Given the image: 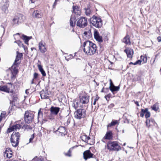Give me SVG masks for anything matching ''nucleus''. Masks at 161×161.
<instances>
[{
    "instance_id": "1",
    "label": "nucleus",
    "mask_w": 161,
    "mask_h": 161,
    "mask_svg": "<svg viewBox=\"0 0 161 161\" xmlns=\"http://www.w3.org/2000/svg\"><path fill=\"white\" fill-rule=\"evenodd\" d=\"M83 47V51L88 56L93 55L97 51L96 45L90 41L84 42Z\"/></svg>"
},
{
    "instance_id": "2",
    "label": "nucleus",
    "mask_w": 161,
    "mask_h": 161,
    "mask_svg": "<svg viewBox=\"0 0 161 161\" xmlns=\"http://www.w3.org/2000/svg\"><path fill=\"white\" fill-rule=\"evenodd\" d=\"M17 53V55L16 56V59L10 70V74L7 75L8 76L12 79L15 78V75L18 73V71L17 67L20 63V61L19 60L22 58L23 56L22 53H19L18 52Z\"/></svg>"
},
{
    "instance_id": "3",
    "label": "nucleus",
    "mask_w": 161,
    "mask_h": 161,
    "mask_svg": "<svg viewBox=\"0 0 161 161\" xmlns=\"http://www.w3.org/2000/svg\"><path fill=\"white\" fill-rule=\"evenodd\" d=\"M20 137V134L19 132H14L12 134L10 138L11 142L14 147H16L19 144V140Z\"/></svg>"
},
{
    "instance_id": "4",
    "label": "nucleus",
    "mask_w": 161,
    "mask_h": 161,
    "mask_svg": "<svg viewBox=\"0 0 161 161\" xmlns=\"http://www.w3.org/2000/svg\"><path fill=\"white\" fill-rule=\"evenodd\" d=\"M34 117V113L30 111H26L24 114V120L27 123H31L33 120Z\"/></svg>"
},
{
    "instance_id": "5",
    "label": "nucleus",
    "mask_w": 161,
    "mask_h": 161,
    "mask_svg": "<svg viewBox=\"0 0 161 161\" xmlns=\"http://www.w3.org/2000/svg\"><path fill=\"white\" fill-rule=\"evenodd\" d=\"M86 113L84 109H79L77 110L74 113V117L77 119H80L86 116Z\"/></svg>"
},
{
    "instance_id": "6",
    "label": "nucleus",
    "mask_w": 161,
    "mask_h": 161,
    "mask_svg": "<svg viewBox=\"0 0 161 161\" xmlns=\"http://www.w3.org/2000/svg\"><path fill=\"white\" fill-rule=\"evenodd\" d=\"M90 23L97 28H100L102 26L101 19L94 16L91 18Z\"/></svg>"
},
{
    "instance_id": "7",
    "label": "nucleus",
    "mask_w": 161,
    "mask_h": 161,
    "mask_svg": "<svg viewBox=\"0 0 161 161\" xmlns=\"http://www.w3.org/2000/svg\"><path fill=\"white\" fill-rule=\"evenodd\" d=\"M108 149L110 150L118 151L120 149V147L116 142H110L107 144Z\"/></svg>"
},
{
    "instance_id": "8",
    "label": "nucleus",
    "mask_w": 161,
    "mask_h": 161,
    "mask_svg": "<svg viewBox=\"0 0 161 161\" xmlns=\"http://www.w3.org/2000/svg\"><path fill=\"white\" fill-rule=\"evenodd\" d=\"M79 105L81 107L83 108L86 106L85 105L87 104L89 102V98L86 95L80 96Z\"/></svg>"
},
{
    "instance_id": "9",
    "label": "nucleus",
    "mask_w": 161,
    "mask_h": 161,
    "mask_svg": "<svg viewBox=\"0 0 161 161\" xmlns=\"http://www.w3.org/2000/svg\"><path fill=\"white\" fill-rule=\"evenodd\" d=\"M87 25V19L85 17H81L78 20L76 25L81 28H84Z\"/></svg>"
},
{
    "instance_id": "10",
    "label": "nucleus",
    "mask_w": 161,
    "mask_h": 161,
    "mask_svg": "<svg viewBox=\"0 0 161 161\" xmlns=\"http://www.w3.org/2000/svg\"><path fill=\"white\" fill-rule=\"evenodd\" d=\"M13 87V86L11 83H8L6 85L0 86V90L2 91L9 93L10 89Z\"/></svg>"
},
{
    "instance_id": "11",
    "label": "nucleus",
    "mask_w": 161,
    "mask_h": 161,
    "mask_svg": "<svg viewBox=\"0 0 161 161\" xmlns=\"http://www.w3.org/2000/svg\"><path fill=\"white\" fill-rule=\"evenodd\" d=\"M146 125L147 127L149 128L152 126H154L155 127H157V124L156 123L154 119H147L146 122Z\"/></svg>"
},
{
    "instance_id": "12",
    "label": "nucleus",
    "mask_w": 161,
    "mask_h": 161,
    "mask_svg": "<svg viewBox=\"0 0 161 161\" xmlns=\"http://www.w3.org/2000/svg\"><path fill=\"white\" fill-rule=\"evenodd\" d=\"M39 49L42 53H44L47 51V49L45 47L46 43L43 41H41L39 43Z\"/></svg>"
},
{
    "instance_id": "13",
    "label": "nucleus",
    "mask_w": 161,
    "mask_h": 161,
    "mask_svg": "<svg viewBox=\"0 0 161 161\" xmlns=\"http://www.w3.org/2000/svg\"><path fill=\"white\" fill-rule=\"evenodd\" d=\"M94 38L96 41L99 42H103V39L102 36L99 35V32L96 30H95L94 31Z\"/></svg>"
},
{
    "instance_id": "14",
    "label": "nucleus",
    "mask_w": 161,
    "mask_h": 161,
    "mask_svg": "<svg viewBox=\"0 0 161 161\" xmlns=\"http://www.w3.org/2000/svg\"><path fill=\"white\" fill-rule=\"evenodd\" d=\"M113 134L112 131L109 130L106 132L103 137V138L105 139L111 140L113 139Z\"/></svg>"
},
{
    "instance_id": "15",
    "label": "nucleus",
    "mask_w": 161,
    "mask_h": 161,
    "mask_svg": "<svg viewBox=\"0 0 161 161\" xmlns=\"http://www.w3.org/2000/svg\"><path fill=\"white\" fill-rule=\"evenodd\" d=\"M21 127V126L20 124H17L9 128L8 129V131L9 133L13 131L17 130H18Z\"/></svg>"
},
{
    "instance_id": "16",
    "label": "nucleus",
    "mask_w": 161,
    "mask_h": 161,
    "mask_svg": "<svg viewBox=\"0 0 161 161\" xmlns=\"http://www.w3.org/2000/svg\"><path fill=\"white\" fill-rule=\"evenodd\" d=\"M9 6L8 2H5L1 8L2 11L5 14H7L8 12V8Z\"/></svg>"
},
{
    "instance_id": "17",
    "label": "nucleus",
    "mask_w": 161,
    "mask_h": 161,
    "mask_svg": "<svg viewBox=\"0 0 161 161\" xmlns=\"http://www.w3.org/2000/svg\"><path fill=\"white\" fill-rule=\"evenodd\" d=\"M125 52L126 53L128 57L130 58H132L134 53L133 49L130 48H127L125 50Z\"/></svg>"
},
{
    "instance_id": "18",
    "label": "nucleus",
    "mask_w": 161,
    "mask_h": 161,
    "mask_svg": "<svg viewBox=\"0 0 161 161\" xmlns=\"http://www.w3.org/2000/svg\"><path fill=\"white\" fill-rule=\"evenodd\" d=\"M60 109V108L58 107L52 106L50 108V111L52 114L56 115L58 113Z\"/></svg>"
},
{
    "instance_id": "19",
    "label": "nucleus",
    "mask_w": 161,
    "mask_h": 161,
    "mask_svg": "<svg viewBox=\"0 0 161 161\" xmlns=\"http://www.w3.org/2000/svg\"><path fill=\"white\" fill-rule=\"evenodd\" d=\"M84 158L86 160L87 159L92 157L93 154L91 152H84L83 153Z\"/></svg>"
},
{
    "instance_id": "20",
    "label": "nucleus",
    "mask_w": 161,
    "mask_h": 161,
    "mask_svg": "<svg viewBox=\"0 0 161 161\" xmlns=\"http://www.w3.org/2000/svg\"><path fill=\"white\" fill-rule=\"evenodd\" d=\"M66 129L65 127L63 126H60L56 131L57 132H59L61 136L65 135L66 133Z\"/></svg>"
},
{
    "instance_id": "21",
    "label": "nucleus",
    "mask_w": 161,
    "mask_h": 161,
    "mask_svg": "<svg viewBox=\"0 0 161 161\" xmlns=\"http://www.w3.org/2000/svg\"><path fill=\"white\" fill-rule=\"evenodd\" d=\"M32 15L33 17L37 18H40L42 16L41 12L37 10L34 11Z\"/></svg>"
},
{
    "instance_id": "22",
    "label": "nucleus",
    "mask_w": 161,
    "mask_h": 161,
    "mask_svg": "<svg viewBox=\"0 0 161 161\" xmlns=\"http://www.w3.org/2000/svg\"><path fill=\"white\" fill-rule=\"evenodd\" d=\"M74 13L77 15H80L81 14L80 10L77 6H73V7Z\"/></svg>"
},
{
    "instance_id": "23",
    "label": "nucleus",
    "mask_w": 161,
    "mask_h": 161,
    "mask_svg": "<svg viewBox=\"0 0 161 161\" xmlns=\"http://www.w3.org/2000/svg\"><path fill=\"white\" fill-rule=\"evenodd\" d=\"M83 36H85L86 38L88 39L90 38L92 35L91 29L89 28L87 31H85L83 33Z\"/></svg>"
},
{
    "instance_id": "24",
    "label": "nucleus",
    "mask_w": 161,
    "mask_h": 161,
    "mask_svg": "<svg viewBox=\"0 0 161 161\" xmlns=\"http://www.w3.org/2000/svg\"><path fill=\"white\" fill-rule=\"evenodd\" d=\"M49 94L47 91H42L40 92V95L42 99L47 98L48 97Z\"/></svg>"
},
{
    "instance_id": "25",
    "label": "nucleus",
    "mask_w": 161,
    "mask_h": 161,
    "mask_svg": "<svg viewBox=\"0 0 161 161\" xmlns=\"http://www.w3.org/2000/svg\"><path fill=\"white\" fill-rule=\"evenodd\" d=\"M123 42L127 44L130 45L131 42L130 40V37L129 35H127L123 39Z\"/></svg>"
},
{
    "instance_id": "26",
    "label": "nucleus",
    "mask_w": 161,
    "mask_h": 161,
    "mask_svg": "<svg viewBox=\"0 0 161 161\" xmlns=\"http://www.w3.org/2000/svg\"><path fill=\"white\" fill-rule=\"evenodd\" d=\"M10 92L11 93V96L13 99V101L12 102L10 101V103H12V104H13L14 103V101L17 100L18 98L16 97L15 94V93H14L13 91H10Z\"/></svg>"
},
{
    "instance_id": "27",
    "label": "nucleus",
    "mask_w": 161,
    "mask_h": 161,
    "mask_svg": "<svg viewBox=\"0 0 161 161\" xmlns=\"http://www.w3.org/2000/svg\"><path fill=\"white\" fill-rule=\"evenodd\" d=\"M19 18L17 16L15 17L12 20V24L13 25H17L19 24Z\"/></svg>"
},
{
    "instance_id": "28",
    "label": "nucleus",
    "mask_w": 161,
    "mask_h": 161,
    "mask_svg": "<svg viewBox=\"0 0 161 161\" xmlns=\"http://www.w3.org/2000/svg\"><path fill=\"white\" fill-rule=\"evenodd\" d=\"M22 38L24 40L26 44H28V41L31 38V37H28L24 35H22Z\"/></svg>"
},
{
    "instance_id": "29",
    "label": "nucleus",
    "mask_w": 161,
    "mask_h": 161,
    "mask_svg": "<svg viewBox=\"0 0 161 161\" xmlns=\"http://www.w3.org/2000/svg\"><path fill=\"white\" fill-rule=\"evenodd\" d=\"M12 152H4L3 155L4 157H6L8 158H10L12 156Z\"/></svg>"
},
{
    "instance_id": "30",
    "label": "nucleus",
    "mask_w": 161,
    "mask_h": 161,
    "mask_svg": "<svg viewBox=\"0 0 161 161\" xmlns=\"http://www.w3.org/2000/svg\"><path fill=\"white\" fill-rule=\"evenodd\" d=\"M119 122L118 120H113L111 123L109 124L107 126V127H110L112 126L115 125L116 124H119Z\"/></svg>"
},
{
    "instance_id": "31",
    "label": "nucleus",
    "mask_w": 161,
    "mask_h": 161,
    "mask_svg": "<svg viewBox=\"0 0 161 161\" xmlns=\"http://www.w3.org/2000/svg\"><path fill=\"white\" fill-rule=\"evenodd\" d=\"M38 67L39 70L41 72L42 75L43 76H46V75L45 72V71H44L43 69L42 66L41 65H38Z\"/></svg>"
},
{
    "instance_id": "32",
    "label": "nucleus",
    "mask_w": 161,
    "mask_h": 161,
    "mask_svg": "<svg viewBox=\"0 0 161 161\" xmlns=\"http://www.w3.org/2000/svg\"><path fill=\"white\" fill-rule=\"evenodd\" d=\"M33 161H46L45 159L41 156L39 157L38 158L36 157L34 158Z\"/></svg>"
},
{
    "instance_id": "33",
    "label": "nucleus",
    "mask_w": 161,
    "mask_h": 161,
    "mask_svg": "<svg viewBox=\"0 0 161 161\" xmlns=\"http://www.w3.org/2000/svg\"><path fill=\"white\" fill-rule=\"evenodd\" d=\"M75 18L71 17L70 19V25L72 27H73L75 25Z\"/></svg>"
},
{
    "instance_id": "34",
    "label": "nucleus",
    "mask_w": 161,
    "mask_h": 161,
    "mask_svg": "<svg viewBox=\"0 0 161 161\" xmlns=\"http://www.w3.org/2000/svg\"><path fill=\"white\" fill-rule=\"evenodd\" d=\"M86 143L90 145H92L94 143V140L88 136V140Z\"/></svg>"
},
{
    "instance_id": "35",
    "label": "nucleus",
    "mask_w": 161,
    "mask_h": 161,
    "mask_svg": "<svg viewBox=\"0 0 161 161\" xmlns=\"http://www.w3.org/2000/svg\"><path fill=\"white\" fill-rule=\"evenodd\" d=\"M119 89V86H115L114 85H113V86H112V87H110V90L112 92L115 91H118Z\"/></svg>"
},
{
    "instance_id": "36",
    "label": "nucleus",
    "mask_w": 161,
    "mask_h": 161,
    "mask_svg": "<svg viewBox=\"0 0 161 161\" xmlns=\"http://www.w3.org/2000/svg\"><path fill=\"white\" fill-rule=\"evenodd\" d=\"M152 109L155 111H157L159 109V105L158 103L155 104L151 107Z\"/></svg>"
},
{
    "instance_id": "37",
    "label": "nucleus",
    "mask_w": 161,
    "mask_h": 161,
    "mask_svg": "<svg viewBox=\"0 0 161 161\" xmlns=\"http://www.w3.org/2000/svg\"><path fill=\"white\" fill-rule=\"evenodd\" d=\"M14 42L16 43L20 47H22L24 49H25V47L23 44L19 40L15 41Z\"/></svg>"
},
{
    "instance_id": "38",
    "label": "nucleus",
    "mask_w": 161,
    "mask_h": 161,
    "mask_svg": "<svg viewBox=\"0 0 161 161\" xmlns=\"http://www.w3.org/2000/svg\"><path fill=\"white\" fill-rule=\"evenodd\" d=\"M81 139L83 141L86 142L88 140V136L86 135H82L80 137Z\"/></svg>"
},
{
    "instance_id": "39",
    "label": "nucleus",
    "mask_w": 161,
    "mask_h": 161,
    "mask_svg": "<svg viewBox=\"0 0 161 161\" xmlns=\"http://www.w3.org/2000/svg\"><path fill=\"white\" fill-rule=\"evenodd\" d=\"M141 62H142L141 60H137L136 62H135L134 63L131 62L129 63V64L130 65L132 64L134 65H137V64L140 65V64H141Z\"/></svg>"
},
{
    "instance_id": "40",
    "label": "nucleus",
    "mask_w": 161,
    "mask_h": 161,
    "mask_svg": "<svg viewBox=\"0 0 161 161\" xmlns=\"http://www.w3.org/2000/svg\"><path fill=\"white\" fill-rule=\"evenodd\" d=\"M141 58L142 60L143 63H145L147 62V58L146 57L141 56Z\"/></svg>"
},
{
    "instance_id": "41",
    "label": "nucleus",
    "mask_w": 161,
    "mask_h": 161,
    "mask_svg": "<svg viewBox=\"0 0 161 161\" xmlns=\"http://www.w3.org/2000/svg\"><path fill=\"white\" fill-rule=\"evenodd\" d=\"M43 116V114L42 111H41V109H40L38 112V117L39 118H42Z\"/></svg>"
},
{
    "instance_id": "42",
    "label": "nucleus",
    "mask_w": 161,
    "mask_h": 161,
    "mask_svg": "<svg viewBox=\"0 0 161 161\" xmlns=\"http://www.w3.org/2000/svg\"><path fill=\"white\" fill-rule=\"evenodd\" d=\"M66 118L67 119L66 124L67 125H68L70 123L71 120L72 119V118L71 117L67 116Z\"/></svg>"
},
{
    "instance_id": "43",
    "label": "nucleus",
    "mask_w": 161,
    "mask_h": 161,
    "mask_svg": "<svg viewBox=\"0 0 161 161\" xmlns=\"http://www.w3.org/2000/svg\"><path fill=\"white\" fill-rule=\"evenodd\" d=\"M64 154L66 156L71 157V152H67L64 153Z\"/></svg>"
},
{
    "instance_id": "44",
    "label": "nucleus",
    "mask_w": 161,
    "mask_h": 161,
    "mask_svg": "<svg viewBox=\"0 0 161 161\" xmlns=\"http://www.w3.org/2000/svg\"><path fill=\"white\" fill-rule=\"evenodd\" d=\"M91 13L90 10L89 9H86L85 13L87 15H89Z\"/></svg>"
},
{
    "instance_id": "45",
    "label": "nucleus",
    "mask_w": 161,
    "mask_h": 161,
    "mask_svg": "<svg viewBox=\"0 0 161 161\" xmlns=\"http://www.w3.org/2000/svg\"><path fill=\"white\" fill-rule=\"evenodd\" d=\"M150 116V112L147 111V112L146 113L145 115V117L147 119L148 118H149Z\"/></svg>"
},
{
    "instance_id": "46",
    "label": "nucleus",
    "mask_w": 161,
    "mask_h": 161,
    "mask_svg": "<svg viewBox=\"0 0 161 161\" xmlns=\"http://www.w3.org/2000/svg\"><path fill=\"white\" fill-rule=\"evenodd\" d=\"M148 109L147 108H145V109H141V112L142 113L144 114L145 113H146L148 111Z\"/></svg>"
},
{
    "instance_id": "47",
    "label": "nucleus",
    "mask_w": 161,
    "mask_h": 161,
    "mask_svg": "<svg viewBox=\"0 0 161 161\" xmlns=\"http://www.w3.org/2000/svg\"><path fill=\"white\" fill-rule=\"evenodd\" d=\"M25 128L26 129H30L31 130L32 129V127H31L30 125H25Z\"/></svg>"
},
{
    "instance_id": "48",
    "label": "nucleus",
    "mask_w": 161,
    "mask_h": 161,
    "mask_svg": "<svg viewBox=\"0 0 161 161\" xmlns=\"http://www.w3.org/2000/svg\"><path fill=\"white\" fill-rule=\"evenodd\" d=\"M34 134H33L32 135H31V138L29 139V142H31V141L33 140V139H34Z\"/></svg>"
},
{
    "instance_id": "49",
    "label": "nucleus",
    "mask_w": 161,
    "mask_h": 161,
    "mask_svg": "<svg viewBox=\"0 0 161 161\" xmlns=\"http://www.w3.org/2000/svg\"><path fill=\"white\" fill-rule=\"evenodd\" d=\"M6 113L5 112H2L1 114V116L2 117H3V118H4L6 115Z\"/></svg>"
},
{
    "instance_id": "50",
    "label": "nucleus",
    "mask_w": 161,
    "mask_h": 161,
    "mask_svg": "<svg viewBox=\"0 0 161 161\" xmlns=\"http://www.w3.org/2000/svg\"><path fill=\"white\" fill-rule=\"evenodd\" d=\"M38 74L36 73H35L34 74V78L33 79H36L38 77Z\"/></svg>"
},
{
    "instance_id": "51",
    "label": "nucleus",
    "mask_w": 161,
    "mask_h": 161,
    "mask_svg": "<svg viewBox=\"0 0 161 161\" xmlns=\"http://www.w3.org/2000/svg\"><path fill=\"white\" fill-rule=\"evenodd\" d=\"M74 107L75 108H77V107L78 106V104L77 102H75L74 103Z\"/></svg>"
},
{
    "instance_id": "52",
    "label": "nucleus",
    "mask_w": 161,
    "mask_h": 161,
    "mask_svg": "<svg viewBox=\"0 0 161 161\" xmlns=\"http://www.w3.org/2000/svg\"><path fill=\"white\" fill-rule=\"evenodd\" d=\"M105 98L106 99V100L108 101L110 98V96L109 95H108L105 97Z\"/></svg>"
},
{
    "instance_id": "53",
    "label": "nucleus",
    "mask_w": 161,
    "mask_h": 161,
    "mask_svg": "<svg viewBox=\"0 0 161 161\" xmlns=\"http://www.w3.org/2000/svg\"><path fill=\"white\" fill-rule=\"evenodd\" d=\"M77 147H78L77 146H74V147H72L71 148H70V149L68 151H71V150H73V149L76 148Z\"/></svg>"
},
{
    "instance_id": "54",
    "label": "nucleus",
    "mask_w": 161,
    "mask_h": 161,
    "mask_svg": "<svg viewBox=\"0 0 161 161\" xmlns=\"http://www.w3.org/2000/svg\"><path fill=\"white\" fill-rule=\"evenodd\" d=\"M110 86H109V88L110 89V87H112V86H113V85H114L112 82L111 80H110Z\"/></svg>"
},
{
    "instance_id": "55",
    "label": "nucleus",
    "mask_w": 161,
    "mask_h": 161,
    "mask_svg": "<svg viewBox=\"0 0 161 161\" xmlns=\"http://www.w3.org/2000/svg\"><path fill=\"white\" fill-rule=\"evenodd\" d=\"M157 40L158 41V42H161V37L160 36H158L157 37Z\"/></svg>"
},
{
    "instance_id": "56",
    "label": "nucleus",
    "mask_w": 161,
    "mask_h": 161,
    "mask_svg": "<svg viewBox=\"0 0 161 161\" xmlns=\"http://www.w3.org/2000/svg\"><path fill=\"white\" fill-rule=\"evenodd\" d=\"M5 151H12V150L10 148L8 147L6 148Z\"/></svg>"
},
{
    "instance_id": "57",
    "label": "nucleus",
    "mask_w": 161,
    "mask_h": 161,
    "mask_svg": "<svg viewBox=\"0 0 161 161\" xmlns=\"http://www.w3.org/2000/svg\"><path fill=\"white\" fill-rule=\"evenodd\" d=\"M135 103L137 105V106H140V105H139V103H138V102H137V101H135Z\"/></svg>"
},
{
    "instance_id": "58",
    "label": "nucleus",
    "mask_w": 161,
    "mask_h": 161,
    "mask_svg": "<svg viewBox=\"0 0 161 161\" xmlns=\"http://www.w3.org/2000/svg\"><path fill=\"white\" fill-rule=\"evenodd\" d=\"M93 148H94L93 147H90L89 150H86V151H90V150H93Z\"/></svg>"
},
{
    "instance_id": "59",
    "label": "nucleus",
    "mask_w": 161,
    "mask_h": 161,
    "mask_svg": "<svg viewBox=\"0 0 161 161\" xmlns=\"http://www.w3.org/2000/svg\"><path fill=\"white\" fill-rule=\"evenodd\" d=\"M140 116L141 117H143L144 116V114L142 113L141 112Z\"/></svg>"
},
{
    "instance_id": "60",
    "label": "nucleus",
    "mask_w": 161,
    "mask_h": 161,
    "mask_svg": "<svg viewBox=\"0 0 161 161\" xmlns=\"http://www.w3.org/2000/svg\"><path fill=\"white\" fill-rule=\"evenodd\" d=\"M7 161H18V160H15V159H12V160H7Z\"/></svg>"
},
{
    "instance_id": "61",
    "label": "nucleus",
    "mask_w": 161,
    "mask_h": 161,
    "mask_svg": "<svg viewBox=\"0 0 161 161\" xmlns=\"http://www.w3.org/2000/svg\"><path fill=\"white\" fill-rule=\"evenodd\" d=\"M3 118V117L2 116H1V115L0 116V122L1 121V120Z\"/></svg>"
},
{
    "instance_id": "62",
    "label": "nucleus",
    "mask_w": 161,
    "mask_h": 161,
    "mask_svg": "<svg viewBox=\"0 0 161 161\" xmlns=\"http://www.w3.org/2000/svg\"><path fill=\"white\" fill-rule=\"evenodd\" d=\"M34 79H33L31 81V84H33L34 83Z\"/></svg>"
},
{
    "instance_id": "63",
    "label": "nucleus",
    "mask_w": 161,
    "mask_h": 161,
    "mask_svg": "<svg viewBox=\"0 0 161 161\" xmlns=\"http://www.w3.org/2000/svg\"><path fill=\"white\" fill-rule=\"evenodd\" d=\"M25 93L27 94L29 93V92H28V90H25Z\"/></svg>"
},
{
    "instance_id": "64",
    "label": "nucleus",
    "mask_w": 161,
    "mask_h": 161,
    "mask_svg": "<svg viewBox=\"0 0 161 161\" xmlns=\"http://www.w3.org/2000/svg\"><path fill=\"white\" fill-rule=\"evenodd\" d=\"M98 98H97V97L95 99L94 101H97L98 100Z\"/></svg>"
}]
</instances>
